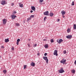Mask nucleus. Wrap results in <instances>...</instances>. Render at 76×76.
<instances>
[{
  "label": "nucleus",
  "instance_id": "nucleus-1",
  "mask_svg": "<svg viewBox=\"0 0 76 76\" xmlns=\"http://www.w3.org/2000/svg\"><path fill=\"white\" fill-rule=\"evenodd\" d=\"M58 72L59 73H62L64 72V70H63V68H61L60 70H58Z\"/></svg>",
  "mask_w": 76,
  "mask_h": 76
},
{
  "label": "nucleus",
  "instance_id": "nucleus-2",
  "mask_svg": "<svg viewBox=\"0 0 76 76\" xmlns=\"http://www.w3.org/2000/svg\"><path fill=\"white\" fill-rule=\"evenodd\" d=\"M43 58L45 60L46 63H48V58L47 56H44Z\"/></svg>",
  "mask_w": 76,
  "mask_h": 76
},
{
  "label": "nucleus",
  "instance_id": "nucleus-3",
  "mask_svg": "<svg viewBox=\"0 0 76 76\" xmlns=\"http://www.w3.org/2000/svg\"><path fill=\"white\" fill-rule=\"evenodd\" d=\"M44 15L46 16H49V12L48 11H47L44 12Z\"/></svg>",
  "mask_w": 76,
  "mask_h": 76
},
{
  "label": "nucleus",
  "instance_id": "nucleus-4",
  "mask_svg": "<svg viewBox=\"0 0 76 76\" xmlns=\"http://www.w3.org/2000/svg\"><path fill=\"white\" fill-rule=\"evenodd\" d=\"M54 55H56V56H58V54L57 53V50H55L54 53H53Z\"/></svg>",
  "mask_w": 76,
  "mask_h": 76
},
{
  "label": "nucleus",
  "instance_id": "nucleus-5",
  "mask_svg": "<svg viewBox=\"0 0 76 76\" xmlns=\"http://www.w3.org/2000/svg\"><path fill=\"white\" fill-rule=\"evenodd\" d=\"M3 24L4 25H6V22H7V19H4L3 20Z\"/></svg>",
  "mask_w": 76,
  "mask_h": 76
},
{
  "label": "nucleus",
  "instance_id": "nucleus-6",
  "mask_svg": "<svg viewBox=\"0 0 76 76\" xmlns=\"http://www.w3.org/2000/svg\"><path fill=\"white\" fill-rule=\"evenodd\" d=\"M66 61V59H65L64 60H61V63H63V64H64V63Z\"/></svg>",
  "mask_w": 76,
  "mask_h": 76
},
{
  "label": "nucleus",
  "instance_id": "nucleus-7",
  "mask_svg": "<svg viewBox=\"0 0 76 76\" xmlns=\"http://www.w3.org/2000/svg\"><path fill=\"white\" fill-rule=\"evenodd\" d=\"M66 38H68V39H69V38H72V35H69L66 36Z\"/></svg>",
  "mask_w": 76,
  "mask_h": 76
},
{
  "label": "nucleus",
  "instance_id": "nucleus-8",
  "mask_svg": "<svg viewBox=\"0 0 76 76\" xmlns=\"http://www.w3.org/2000/svg\"><path fill=\"white\" fill-rule=\"evenodd\" d=\"M35 64L34 62H32V63L30 64L31 66H35Z\"/></svg>",
  "mask_w": 76,
  "mask_h": 76
},
{
  "label": "nucleus",
  "instance_id": "nucleus-9",
  "mask_svg": "<svg viewBox=\"0 0 76 76\" xmlns=\"http://www.w3.org/2000/svg\"><path fill=\"white\" fill-rule=\"evenodd\" d=\"M49 15L50 16H51V17H52V16H53V15H54V14H53V13L52 12H50V13L49 14Z\"/></svg>",
  "mask_w": 76,
  "mask_h": 76
},
{
  "label": "nucleus",
  "instance_id": "nucleus-10",
  "mask_svg": "<svg viewBox=\"0 0 76 76\" xmlns=\"http://www.w3.org/2000/svg\"><path fill=\"white\" fill-rule=\"evenodd\" d=\"M5 3H6V1H2L1 3V4L2 5H4Z\"/></svg>",
  "mask_w": 76,
  "mask_h": 76
},
{
  "label": "nucleus",
  "instance_id": "nucleus-11",
  "mask_svg": "<svg viewBox=\"0 0 76 76\" xmlns=\"http://www.w3.org/2000/svg\"><path fill=\"white\" fill-rule=\"evenodd\" d=\"M20 41V39H18L17 40V42H16V44L17 45H19V41Z\"/></svg>",
  "mask_w": 76,
  "mask_h": 76
},
{
  "label": "nucleus",
  "instance_id": "nucleus-12",
  "mask_svg": "<svg viewBox=\"0 0 76 76\" xmlns=\"http://www.w3.org/2000/svg\"><path fill=\"white\" fill-rule=\"evenodd\" d=\"M31 10L35 11V7L34 6H32L31 7Z\"/></svg>",
  "mask_w": 76,
  "mask_h": 76
},
{
  "label": "nucleus",
  "instance_id": "nucleus-13",
  "mask_svg": "<svg viewBox=\"0 0 76 76\" xmlns=\"http://www.w3.org/2000/svg\"><path fill=\"white\" fill-rule=\"evenodd\" d=\"M61 13L62 15H65V14H66V12L64 11V10L62 11L61 12Z\"/></svg>",
  "mask_w": 76,
  "mask_h": 76
},
{
  "label": "nucleus",
  "instance_id": "nucleus-14",
  "mask_svg": "<svg viewBox=\"0 0 76 76\" xmlns=\"http://www.w3.org/2000/svg\"><path fill=\"white\" fill-rule=\"evenodd\" d=\"M63 42V39H60L59 40V41L58 42V44H61V42Z\"/></svg>",
  "mask_w": 76,
  "mask_h": 76
},
{
  "label": "nucleus",
  "instance_id": "nucleus-15",
  "mask_svg": "<svg viewBox=\"0 0 76 76\" xmlns=\"http://www.w3.org/2000/svg\"><path fill=\"white\" fill-rule=\"evenodd\" d=\"M9 39H5V42H9Z\"/></svg>",
  "mask_w": 76,
  "mask_h": 76
},
{
  "label": "nucleus",
  "instance_id": "nucleus-16",
  "mask_svg": "<svg viewBox=\"0 0 76 76\" xmlns=\"http://www.w3.org/2000/svg\"><path fill=\"white\" fill-rule=\"evenodd\" d=\"M11 17L12 18V19H15V18H16L17 16H16V15H12L11 16Z\"/></svg>",
  "mask_w": 76,
  "mask_h": 76
},
{
  "label": "nucleus",
  "instance_id": "nucleus-17",
  "mask_svg": "<svg viewBox=\"0 0 76 76\" xmlns=\"http://www.w3.org/2000/svg\"><path fill=\"white\" fill-rule=\"evenodd\" d=\"M44 47H45V48H48V45H45Z\"/></svg>",
  "mask_w": 76,
  "mask_h": 76
},
{
  "label": "nucleus",
  "instance_id": "nucleus-18",
  "mask_svg": "<svg viewBox=\"0 0 76 76\" xmlns=\"http://www.w3.org/2000/svg\"><path fill=\"white\" fill-rule=\"evenodd\" d=\"M75 69H73L71 70V72L72 73H75Z\"/></svg>",
  "mask_w": 76,
  "mask_h": 76
},
{
  "label": "nucleus",
  "instance_id": "nucleus-19",
  "mask_svg": "<svg viewBox=\"0 0 76 76\" xmlns=\"http://www.w3.org/2000/svg\"><path fill=\"white\" fill-rule=\"evenodd\" d=\"M3 72L4 74H6V73H7V71L6 70H4L3 71Z\"/></svg>",
  "mask_w": 76,
  "mask_h": 76
},
{
  "label": "nucleus",
  "instance_id": "nucleus-20",
  "mask_svg": "<svg viewBox=\"0 0 76 76\" xmlns=\"http://www.w3.org/2000/svg\"><path fill=\"white\" fill-rule=\"evenodd\" d=\"M15 25H16L17 26H20V24L18 23H15Z\"/></svg>",
  "mask_w": 76,
  "mask_h": 76
},
{
  "label": "nucleus",
  "instance_id": "nucleus-21",
  "mask_svg": "<svg viewBox=\"0 0 76 76\" xmlns=\"http://www.w3.org/2000/svg\"><path fill=\"white\" fill-rule=\"evenodd\" d=\"M74 29H76V24L74 25Z\"/></svg>",
  "mask_w": 76,
  "mask_h": 76
},
{
  "label": "nucleus",
  "instance_id": "nucleus-22",
  "mask_svg": "<svg viewBox=\"0 0 76 76\" xmlns=\"http://www.w3.org/2000/svg\"><path fill=\"white\" fill-rule=\"evenodd\" d=\"M70 29L68 28L67 30V32H68V33H69V32H70Z\"/></svg>",
  "mask_w": 76,
  "mask_h": 76
},
{
  "label": "nucleus",
  "instance_id": "nucleus-23",
  "mask_svg": "<svg viewBox=\"0 0 76 76\" xmlns=\"http://www.w3.org/2000/svg\"><path fill=\"white\" fill-rule=\"evenodd\" d=\"M50 42H52V43H53V42H54V40L53 39H52L50 40Z\"/></svg>",
  "mask_w": 76,
  "mask_h": 76
},
{
  "label": "nucleus",
  "instance_id": "nucleus-24",
  "mask_svg": "<svg viewBox=\"0 0 76 76\" xmlns=\"http://www.w3.org/2000/svg\"><path fill=\"white\" fill-rule=\"evenodd\" d=\"M19 6L20 7H23V4H20L19 5Z\"/></svg>",
  "mask_w": 76,
  "mask_h": 76
},
{
  "label": "nucleus",
  "instance_id": "nucleus-25",
  "mask_svg": "<svg viewBox=\"0 0 76 76\" xmlns=\"http://www.w3.org/2000/svg\"><path fill=\"white\" fill-rule=\"evenodd\" d=\"M35 17V16L34 15H31L30 16V17L31 18H34Z\"/></svg>",
  "mask_w": 76,
  "mask_h": 76
},
{
  "label": "nucleus",
  "instance_id": "nucleus-26",
  "mask_svg": "<svg viewBox=\"0 0 76 76\" xmlns=\"http://www.w3.org/2000/svg\"><path fill=\"white\" fill-rule=\"evenodd\" d=\"M26 68V65H24V69H25Z\"/></svg>",
  "mask_w": 76,
  "mask_h": 76
},
{
  "label": "nucleus",
  "instance_id": "nucleus-27",
  "mask_svg": "<svg viewBox=\"0 0 76 76\" xmlns=\"http://www.w3.org/2000/svg\"><path fill=\"white\" fill-rule=\"evenodd\" d=\"M75 4L74 3V1H73L72 3V6H74Z\"/></svg>",
  "mask_w": 76,
  "mask_h": 76
},
{
  "label": "nucleus",
  "instance_id": "nucleus-28",
  "mask_svg": "<svg viewBox=\"0 0 76 76\" xmlns=\"http://www.w3.org/2000/svg\"><path fill=\"white\" fill-rule=\"evenodd\" d=\"M31 17H30L29 18H28V19H27L28 20H31Z\"/></svg>",
  "mask_w": 76,
  "mask_h": 76
},
{
  "label": "nucleus",
  "instance_id": "nucleus-29",
  "mask_svg": "<svg viewBox=\"0 0 76 76\" xmlns=\"http://www.w3.org/2000/svg\"><path fill=\"white\" fill-rule=\"evenodd\" d=\"M43 1H44V0H39V1L41 3H42V2H43Z\"/></svg>",
  "mask_w": 76,
  "mask_h": 76
},
{
  "label": "nucleus",
  "instance_id": "nucleus-30",
  "mask_svg": "<svg viewBox=\"0 0 76 76\" xmlns=\"http://www.w3.org/2000/svg\"><path fill=\"white\" fill-rule=\"evenodd\" d=\"M47 19V17H45L44 18V21H45V20Z\"/></svg>",
  "mask_w": 76,
  "mask_h": 76
},
{
  "label": "nucleus",
  "instance_id": "nucleus-31",
  "mask_svg": "<svg viewBox=\"0 0 76 76\" xmlns=\"http://www.w3.org/2000/svg\"><path fill=\"white\" fill-rule=\"evenodd\" d=\"M12 50V51H13L14 50H15V49L14 48V47H12L11 48Z\"/></svg>",
  "mask_w": 76,
  "mask_h": 76
},
{
  "label": "nucleus",
  "instance_id": "nucleus-32",
  "mask_svg": "<svg viewBox=\"0 0 76 76\" xmlns=\"http://www.w3.org/2000/svg\"><path fill=\"white\" fill-rule=\"evenodd\" d=\"M63 53L64 54H66V51L64 50L63 52Z\"/></svg>",
  "mask_w": 76,
  "mask_h": 76
},
{
  "label": "nucleus",
  "instance_id": "nucleus-33",
  "mask_svg": "<svg viewBox=\"0 0 76 76\" xmlns=\"http://www.w3.org/2000/svg\"><path fill=\"white\" fill-rule=\"evenodd\" d=\"M47 53H45L44 54V56H47Z\"/></svg>",
  "mask_w": 76,
  "mask_h": 76
},
{
  "label": "nucleus",
  "instance_id": "nucleus-34",
  "mask_svg": "<svg viewBox=\"0 0 76 76\" xmlns=\"http://www.w3.org/2000/svg\"><path fill=\"white\" fill-rule=\"evenodd\" d=\"M28 47H30L31 45H30V44H28Z\"/></svg>",
  "mask_w": 76,
  "mask_h": 76
},
{
  "label": "nucleus",
  "instance_id": "nucleus-35",
  "mask_svg": "<svg viewBox=\"0 0 76 76\" xmlns=\"http://www.w3.org/2000/svg\"><path fill=\"white\" fill-rule=\"evenodd\" d=\"M16 13H17L16 11H14L13 14V15H15V14H16Z\"/></svg>",
  "mask_w": 76,
  "mask_h": 76
},
{
  "label": "nucleus",
  "instance_id": "nucleus-36",
  "mask_svg": "<svg viewBox=\"0 0 76 76\" xmlns=\"http://www.w3.org/2000/svg\"><path fill=\"white\" fill-rule=\"evenodd\" d=\"M1 48H4V46H1Z\"/></svg>",
  "mask_w": 76,
  "mask_h": 76
},
{
  "label": "nucleus",
  "instance_id": "nucleus-37",
  "mask_svg": "<svg viewBox=\"0 0 76 76\" xmlns=\"http://www.w3.org/2000/svg\"><path fill=\"white\" fill-rule=\"evenodd\" d=\"M14 3H12L11 4V6H14Z\"/></svg>",
  "mask_w": 76,
  "mask_h": 76
},
{
  "label": "nucleus",
  "instance_id": "nucleus-38",
  "mask_svg": "<svg viewBox=\"0 0 76 76\" xmlns=\"http://www.w3.org/2000/svg\"><path fill=\"white\" fill-rule=\"evenodd\" d=\"M62 15V17L63 18H65V17L64 16V15Z\"/></svg>",
  "mask_w": 76,
  "mask_h": 76
},
{
  "label": "nucleus",
  "instance_id": "nucleus-39",
  "mask_svg": "<svg viewBox=\"0 0 76 76\" xmlns=\"http://www.w3.org/2000/svg\"><path fill=\"white\" fill-rule=\"evenodd\" d=\"M57 21L58 22H59V21H60V19H58L57 20Z\"/></svg>",
  "mask_w": 76,
  "mask_h": 76
},
{
  "label": "nucleus",
  "instance_id": "nucleus-40",
  "mask_svg": "<svg viewBox=\"0 0 76 76\" xmlns=\"http://www.w3.org/2000/svg\"><path fill=\"white\" fill-rule=\"evenodd\" d=\"M34 46H35V47H36V46H37V44H35V45H34Z\"/></svg>",
  "mask_w": 76,
  "mask_h": 76
},
{
  "label": "nucleus",
  "instance_id": "nucleus-41",
  "mask_svg": "<svg viewBox=\"0 0 76 76\" xmlns=\"http://www.w3.org/2000/svg\"><path fill=\"white\" fill-rule=\"evenodd\" d=\"M43 41H47V39H44L43 40Z\"/></svg>",
  "mask_w": 76,
  "mask_h": 76
},
{
  "label": "nucleus",
  "instance_id": "nucleus-42",
  "mask_svg": "<svg viewBox=\"0 0 76 76\" xmlns=\"http://www.w3.org/2000/svg\"><path fill=\"white\" fill-rule=\"evenodd\" d=\"M31 13H32V12H33V11L32 10H31L30 11Z\"/></svg>",
  "mask_w": 76,
  "mask_h": 76
},
{
  "label": "nucleus",
  "instance_id": "nucleus-43",
  "mask_svg": "<svg viewBox=\"0 0 76 76\" xmlns=\"http://www.w3.org/2000/svg\"><path fill=\"white\" fill-rule=\"evenodd\" d=\"M39 54H40L39 53H37V56H39Z\"/></svg>",
  "mask_w": 76,
  "mask_h": 76
},
{
  "label": "nucleus",
  "instance_id": "nucleus-44",
  "mask_svg": "<svg viewBox=\"0 0 76 76\" xmlns=\"http://www.w3.org/2000/svg\"><path fill=\"white\" fill-rule=\"evenodd\" d=\"M75 64H76V60L75 61Z\"/></svg>",
  "mask_w": 76,
  "mask_h": 76
},
{
  "label": "nucleus",
  "instance_id": "nucleus-45",
  "mask_svg": "<svg viewBox=\"0 0 76 76\" xmlns=\"http://www.w3.org/2000/svg\"><path fill=\"white\" fill-rule=\"evenodd\" d=\"M57 42H58V40H57Z\"/></svg>",
  "mask_w": 76,
  "mask_h": 76
},
{
  "label": "nucleus",
  "instance_id": "nucleus-46",
  "mask_svg": "<svg viewBox=\"0 0 76 76\" xmlns=\"http://www.w3.org/2000/svg\"><path fill=\"white\" fill-rule=\"evenodd\" d=\"M65 60L64 58H63L62 59V60Z\"/></svg>",
  "mask_w": 76,
  "mask_h": 76
},
{
  "label": "nucleus",
  "instance_id": "nucleus-47",
  "mask_svg": "<svg viewBox=\"0 0 76 76\" xmlns=\"http://www.w3.org/2000/svg\"><path fill=\"white\" fill-rule=\"evenodd\" d=\"M22 4V3H20L19 4L20 5V4Z\"/></svg>",
  "mask_w": 76,
  "mask_h": 76
},
{
  "label": "nucleus",
  "instance_id": "nucleus-48",
  "mask_svg": "<svg viewBox=\"0 0 76 76\" xmlns=\"http://www.w3.org/2000/svg\"><path fill=\"white\" fill-rule=\"evenodd\" d=\"M1 56H0V58H1Z\"/></svg>",
  "mask_w": 76,
  "mask_h": 76
},
{
  "label": "nucleus",
  "instance_id": "nucleus-49",
  "mask_svg": "<svg viewBox=\"0 0 76 76\" xmlns=\"http://www.w3.org/2000/svg\"><path fill=\"white\" fill-rule=\"evenodd\" d=\"M28 40H29V41H30V39H29Z\"/></svg>",
  "mask_w": 76,
  "mask_h": 76
}]
</instances>
